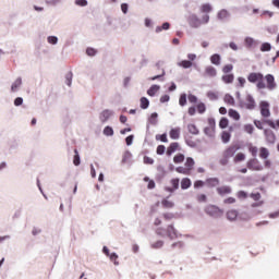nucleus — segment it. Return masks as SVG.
<instances>
[{"label": "nucleus", "instance_id": "72a5a7b5", "mask_svg": "<svg viewBox=\"0 0 279 279\" xmlns=\"http://www.w3.org/2000/svg\"><path fill=\"white\" fill-rule=\"evenodd\" d=\"M259 158L263 160H267V158H269V149H267V147L259 148Z\"/></svg>", "mask_w": 279, "mask_h": 279}, {"label": "nucleus", "instance_id": "f704fd0d", "mask_svg": "<svg viewBox=\"0 0 279 279\" xmlns=\"http://www.w3.org/2000/svg\"><path fill=\"white\" fill-rule=\"evenodd\" d=\"M244 45L247 49H252L256 45V40L253 37H245Z\"/></svg>", "mask_w": 279, "mask_h": 279}, {"label": "nucleus", "instance_id": "7c9ffc66", "mask_svg": "<svg viewBox=\"0 0 279 279\" xmlns=\"http://www.w3.org/2000/svg\"><path fill=\"white\" fill-rule=\"evenodd\" d=\"M169 197H171V195H169L167 198H163L161 201V205L163 208H173V206H175V203L169 201Z\"/></svg>", "mask_w": 279, "mask_h": 279}, {"label": "nucleus", "instance_id": "37998d69", "mask_svg": "<svg viewBox=\"0 0 279 279\" xmlns=\"http://www.w3.org/2000/svg\"><path fill=\"white\" fill-rule=\"evenodd\" d=\"M184 166L191 171V169L195 167V159H193V157H187Z\"/></svg>", "mask_w": 279, "mask_h": 279}, {"label": "nucleus", "instance_id": "2f4dec72", "mask_svg": "<svg viewBox=\"0 0 279 279\" xmlns=\"http://www.w3.org/2000/svg\"><path fill=\"white\" fill-rule=\"evenodd\" d=\"M165 75H167V72L165 69L161 70V74H157L155 76L149 77L150 82H156V80H160V82H165Z\"/></svg>", "mask_w": 279, "mask_h": 279}, {"label": "nucleus", "instance_id": "2eb2a0df", "mask_svg": "<svg viewBox=\"0 0 279 279\" xmlns=\"http://www.w3.org/2000/svg\"><path fill=\"white\" fill-rule=\"evenodd\" d=\"M226 217L228 221H236V219H239V210L230 209L226 213Z\"/></svg>", "mask_w": 279, "mask_h": 279}, {"label": "nucleus", "instance_id": "09e8293b", "mask_svg": "<svg viewBox=\"0 0 279 279\" xmlns=\"http://www.w3.org/2000/svg\"><path fill=\"white\" fill-rule=\"evenodd\" d=\"M108 258H110V260L113 263V265H116V266L119 265V260H118L119 255L116 252L109 253Z\"/></svg>", "mask_w": 279, "mask_h": 279}, {"label": "nucleus", "instance_id": "4be33fe9", "mask_svg": "<svg viewBox=\"0 0 279 279\" xmlns=\"http://www.w3.org/2000/svg\"><path fill=\"white\" fill-rule=\"evenodd\" d=\"M187 104H189V95H186V93L180 94L179 106H181V108H184V106H186Z\"/></svg>", "mask_w": 279, "mask_h": 279}, {"label": "nucleus", "instance_id": "6e6552de", "mask_svg": "<svg viewBox=\"0 0 279 279\" xmlns=\"http://www.w3.org/2000/svg\"><path fill=\"white\" fill-rule=\"evenodd\" d=\"M239 149H241V147L239 145H231L229 146L222 154V156H225L226 158H234V154H236V151H239Z\"/></svg>", "mask_w": 279, "mask_h": 279}, {"label": "nucleus", "instance_id": "ddd939ff", "mask_svg": "<svg viewBox=\"0 0 279 279\" xmlns=\"http://www.w3.org/2000/svg\"><path fill=\"white\" fill-rule=\"evenodd\" d=\"M157 174H156V181L157 182H162L167 175V170L165 169V166L159 165L157 167Z\"/></svg>", "mask_w": 279, "mask_h": 279}, {"label": "nucleus", "instance_id": "c9c22d12", "mask_svg": "<svg viewBox=\"0 0 279 279\" xmlns=\"http://www.w3.org/2000/svg\"><path fill=\"white\" fill-rule=\"evenodd\" d=\"M177 64L181 66V69H191L193 66V63L189 60H181Z\"/></svg>", "mask_w": 279, "mask_h": 279}, {"label": "nucleus", "instance_id": "c03bdc74", "mask_svg": "<svg viewBox=\"0 0 279 279\" xmlns=\"http://www.w3.org/2000/svg\"><path fill=\"white\" fill-rule=\"evenodd\" d=\"M170 184L174 191H178V189H180V178L171 179Z\"/></svg>", "mask_w": 279, "mask_h": 279}, {"label": "nucleus", "instance_id": "864d4df0", "mask_svg": "<svg viewBox=\"0 0 279 279\" xmlns=\"http://www.w3.org/2000/svg\"><path fill=\"white\" fill-rule=\"evenodd\" d=\"M86 56H88L89 58H95V56H97V49H95L93 47H87Z\"/></svg>", "mask_w": 279, "mask_h": 279}, {"label": "nucleus", "instance_id": "423d86ee", "mask_svg": "<svg viewBox=\"0 0 279 279\" xmlns=\"http://www.w3.org/2000/svg\"><path fill=\"white\" fill-rule=\"evenodd\" d=\"M247 169L252 171H263V165L256 158H252L246 162Z\"/></svg>", "mask_w": 279, "mask_h": 279}, {"label": "nucleus", "instance_id": "338daca9", "mask_svg": "<svg viewBox=\"0 0 279 279\" xmlns=\"http://www.w3.org/2000/svg\"><path fill=\"white\" fill-rule=\"evenodd\" d=\"M206 186V181L196 180L194 182V189H204Z\"/></svg>", "mask_w": 279, "mask_h": 279}, {"label": "nucleus", "instance_id": "9d476101", "mask_svg": "<svg viewBox=\"0 0 279 279\" xmlns=\"http://www.w3.org/2000/svg\"><path fill=\"white\" fill-rule=\"evenodd\" d=\"M180 143H178V142H172L169 146H168V148H167V150H166V155L168 156V157H171V156H173V154H175V151H180Z\"/></svg>", "mask_w": 279, "mask_h": 279}, {"label": "nucleus", "instance_id": "0e129e2a", "mask_svg": "<svg viewBox=\"0 0 279 279\" xmlns=\"http://www.w3.org/2000/svg\"><path fill=\"white\" fill-rule=\"evenodd\" d=\"M130 158H132V153L130 150H125L122 157V165H125Z\"/></svg>", "mask_w": 279, "mask_h": 279}, {"label": "nucleus", "instance_id": "4468645a", "mask_svg": "<svg viewBox=\"0 0 279 279\" xmlns=\"http://www.w3.org/2000/svg\"><path fill=\"white\" fill-rule=\"evenodd\" d=\"M148 123L146 125V130L149 131V124L150 125H158V112H153L149 117H148Z\"/></svg>", "mask_w": 279, "mask_h": 279}, {"label": "nucleus", "instance_id": "e2e57ef3", "mask_svg": "<svg viewBox=\"0 0 279 279\" xmlns=\"http://www.w3.org/2000/svg\"><path fill=\"white\" fill-rule=\"evenodd\" d=\"M74 4L78 8H86L88 5V0H74Z\"/></svg>", "mask_w": 279, "mask_h": 279}, {"label": "nucleus", "instance_id": "4d7b16f0", "mask_svg": "<svg viewBox=\"0 0 279 279\" xmlns=\"http://www.w3.org/2000/svg\"><path fill=\"white\" fill-rule=\"evenodd\" d=\"M245 160V154L244 153H238L233 159V161L236 162H243Z\"/></svg>", "mask_w": 279, "mask_h": 279}, {"label": "nucleus", "instance_id": "bb28decb", "mask_svg": "<svg viewBox=\"0 0 279 279\" xmlns=\"http://www.w3.org/2000/svg\"><path fill=\"white\" fill-rule=\"evenodd\" d=\"M230 138H232V134L228 131H222L221 132V142L225 145H228V142L230 141Z\"/></svg>", "mask_w": 279, "mask_h": 279}, {"label": "nucleus", "instance_id": "6ab92c4d", "mask_svg": "<svg viewBox=\"0 0 279 279\" xmlns=\"http://www.w3.org/2000/svg\"><path fill=\"white\" fill-rule=\"evenodd\" d=\"M22 85H23V78L20 76L15 80L14 83H12L11 93H16V90H19V88H21Z\"/></svg>", "mask_w": 279, "mask_h": 279}, {"label": "nucleus", "instance_id": "79ce46f5", "mask_svg": "<svg viewBox=\"0 0 279 279\" xmlns=\"http://www.w3.org/2000/svg\"><path fill=\"white\" fill-rule=\"evenodd\" d=\"M196 112H198V114H204V112H206V104L198 101L196 105Z\"/></svg>", "mask_w": 279, "mask_h": 279}, {"label": "nucleus", "instance_id": "de8ad7c7", "mask_svg": "<svg viewBox=\"0 0 279 279\" xmlns=\"http://www.w3.org/2000/svg\"><path fill=\"white\" fill-rule=\"evenodd\" d=\"M203 132L209 138H213V136H215V130H213L210 126H205Z\"/></svg>", "mask_w": 279, "mask_h": 279}, {"label": "nucleus", "instance_id": "603ef678", "mask_svg": "<svg viewBox=\"0 0 279 279\" xmlns=\"http://www.w3.org/2000/svg\"><path fill=\"white\" fill-rule=\"evenodd\" d=\"M156 141H160L161 143H169V138L167 137V133L157 134Z\"/></svg>", "mask_w": 279, "mask_h": 279}, {"label": "nucleus", "instance_id": "a211bd4d", "mask_svg": "<svg viewBox=\"0 0 279 279\" xmlns=\"http://www.w3.org/2000/svg\"><path fill=\"white\" fill-rule=\"evenodd\" d=\"M158 90H160V85L154 84L147 89L146 93L148 97H156V93H158Z\"/></svg>", "mask_w": 279, "mask_h": 279}, {"label": "nucleus", "instance_id": "9b49d317", "mask_svg": "<svg viewBox=\"0 0 279 279\" xmlns=\"http://www.w3.org/2000/svg\"><path fill=\"white\" fill-rule=\"evenodd\" d=\"M110 117H114V111L110 109H105L100 112L99 119L102 123H107Z\"/></svg>", "mask_w": 279, "mask_h": 279}, {"label": "nucleus", "instance_id": "58836bf2", "mask_svg": "<svg viewBox=\"0 0 279 279\" xmlns=\"http://www.w3.org/2000/svg\"><path fill=\"white\" fill-rule=\"evenodd\" d=\"M228 125H230V120H228V118H226V117H222L219 121L220 130H226L228 128Z\"/></svg>", "mask_w": 279, "mask_h": 279}, {"label": "nucleus", "instance_id": "dca6fc26", "mask_svg": "<svg viewBox=\"0 0 279 279\" xmlns=\"http://www.w3.org/2000/svg\"><path fill=\"white\" fill-rule=\"evenodd\" d=\"M217 193L220 195V197H223L225 195H230L232 193V187L225 185L217 187Z\"/></svg>", "mask_w": 279, "mask_h": 279}, {"label": "nucleus", "instance_id": "bf43d9fd", "mask_svg": "<svg viewBox=\"0 0 279 279\" xmlns=\"http://www.w3.org/2000/svg\"><path fill=\"white\" fill-rule=\"evenodd\" d=\"M167 151V147L165 145H158L156 154L157 156H165V153Z\"/></svg>", "mask_w": 279, "mask_h": 279}, {"label": "nucleus", "instance_id": "aec40b11", "mask_svg": "<svg viewBox=\"0 0 279 279\" xmlns=\"http://www.w3.org/2000/svg\"><path fill=\"white\" fill-rule=\"evenodd\" d=\"M191 186H193V182L189 178H183L181 180L182 191H187V189H191Z\"/></svg>", "mask_w": 279, "mask_h": 279}, {"label": "nucleus", "instance_id": "39448f33", "mask_svg": "<svg viewBox=\"0 0 279 279\" xmlns=\"http://www.w3.org/2000/svg\"><path fill=\"white\" fill-rule=\"evenodd\" d=\"M269 101L262 100L259 102V112L264 119H269L271 117V111L269 110Z\"/></svg>", "mask_w": 279, "mask_h": 279}, {"label": "nucleus", "instance_id": "f03ea898", "mask_svg": "<svg viewBox=\"0 0 279 279\" xmlns=\"http://www.w3.org/2000/svg\"><path fill=\"white\" fill-rule=\"evenodd\" d=\"M162 232H166L170 241H173V239H179V236H182V234L178 232V229H175L173 225H169L167 229L158 228L156 230V234H158V236H165V233Z\"/></svg>", "mask_w": 279, "mask_h": 279}, {"label": "nucleus", "instance_id": "69168bd1", "mask_svg": "<svg viewBox=\"0 0 279 279\" xmlns=\"http://www.w3.org/2000/svg\"><path fill=\"white\" fill-rule=\"evenodd\" d=\"M234 69V65H232V64H226V65H223V68H222V72L225 73V74H230V73H232V70Z\"/></svg>", "mask_w": 279, "mask_h": 279}, {"label": "nucleus", "instance_id": "680f3d73", "mask_svg": "<svg viewBox=\"0 0 279 279\" xmlns=\"http://www.w3.org/2000/svg\"><path fill=\"white\" fill-rule=\"evenodd\" d=\"M47 43L49 45H58V36L50 35L47 37Z\"/></svg>", "mask_w": 279, "mask_h": 279}, {"label": "nucleus", "instance_id": "e433bc0d", "mask_svg": "<svg viewBox=\"0 0 279 279\" xmlns=\"http://www.w3.org/2000/svg\"><path fill=\"white\" fill-rule=\"evenodd\" d=\"M211 11H213V4L210 3L202 4L201 12H203L204 14H210Z\"/></svg>", "mask_w": 279, "mask_h": 279}, {"label": "nucleus", "instance_id": "b1692460", "mask_svg": "<svg viewBox=\"0 0 279 279\" xmlns=\"http://www.w3.org/2000/svg\"><path fill=\"white\" fill-rule=\"evenodd\" d=\"M210 62H211V64H215V66H219V64H221V54L214 53L210 57Z\"/></svg>", "mask_w": 279, "mask_h": 279}, {"label": "nucleus", "instance_id": "a18cd8bd", "mask_svg": "<svg viewBox=\"0 0 279 279\" xmlns=\"http://www.w3.org/2000/svg\"><path fill=\"white\" fill-rule=\"evenodd\" d=\"M225 104H228L229 106H234V97L230 94H226L223 98Z\"/></svg>", "mask_w": 279, "mask_h": 279}, {"label": "nucleus", "instance_id": "f3484780", "mask_svg": "<svg viewBox=\"0 0 279 279\" xmlns=\"http://www.w3.org/2000/svg\"><path fill=\"white\" fill-rule=\"evenodd\" d=\"M205 184H207L208 189H215V186H219V178H207Z\"/></svg>", "mask_w": 279, "mask_h": 279}, {"label": "nucleus", "instance_id": "49530a36", "mask_svg": "<svg viewBox=\"0 0 279 279\" xmlns=\"http://www.w3.org/2000/svg\"><path fill=\"white\" fill-rule=\"evenodd\" d=\"M187 101H189L190 104H196V105H198V104H199V98H197V96H195V94L190 93V94L187 95Z\"/></svg>", "mask_w": 279, "mask_h": 279}, {"label": "nucleus", "instance_id": "c756f323", "mask_svg": "<svg viewBox=\"0 0 279 279\" xmlns=\"http://www.w3.org/2000/svg\"><path fill=\"white\" fill-rule=\"evenodd\" d=\"M228 16H230V12H228V10H226V9H222L218 12L217 20L223 21V19H228Z\"/></svg>", "mask_w": 279, "mask_h": 279}, {"label": "nucleus", "instance_id": "052dcab7", "mask_svg": "<svg viewBox=\"0 0 279 279\" xmlns=\"http://www.w3.org/2000/svg\"><path fill=\"white\" fill-rule=\"evenodd\" d=\"M207 97L211 101H217V99H219V95H217V93H215L213 90L207 92Z\"/></svg>", "mask_w": 279, "mask_h": 279}, {"label": "nucleus", "instance_id": "13d9d810", "mask_svg": "<svg viewBox=\"0 0 279 279\" xmlns=\"http://www.w3.org/2000/svg\"><path fill=\"white\" fill-rule=\"evenodd\" d=\"M259 49H260L262 52L271 51V44L270 43H263L260 45Z\"/></svg>", "mask_w": 279, "mask_h": 279}, {"label": "nucleus", "instance_id": "774afa93", "mask_svg": "<svg viewBox=\"0 0 279 279\" xmlns=\"http://www.w3.org/2000/svg\"><path fill=\"white\" fill-rule=\"evenodd\" d=\"M244 132H246V134H254V125L253 124H245L244 125Z\"/></svg>", "mask_w": 279, "mask_h": 279}, {"label": "nucleus", "instance_id": "473e14b6", "mask_svg": "<svg viewBox=\"0 0 279 279\" xmlns=\"http://www.w3.org/2000/svg\"><path fill=\"white\" fill-rule=\"evenodd\" d=\"M187 131L190 134H193V136L199 135V129H197V125L195 124H187Z\"/></svg>", "mask_w": 279, "mask_h": 279}, {"label": "nucleus", "instance_id": "a878e982", "mask_svg": "<svg viewBox=\"0 0 279 279\" xmlns=\"http://www.w3.org/2000/svg\"><path fill=\"white\" fill-rule=\"evenodd\" d=\"M140 108L142 110H147V108H149V100L147 97L143 96L140 99Z\"/></svg>", "mask_w": 279, "mask_h": 279}, {"label": "nucleus", "instance_id": "6e6d98bb", "mask_svg": "<svg viewBox=\"0 0 279 279\" xmlns=\"http://www.w3.org/2000/svg\"><path fill=\"white\" fill-rule=\"evenodd\" d=\"M247 83V81L245 80V77L243 76H239L238 77V85L236 88H245V84Z\"/></svg>", "mask_w": 279, "mask_h": 279}, {"label": "nucleus", "instance_id": "5fc2aeb1", "mask_svg": "<svg viewBox=\"0 0 279 279\" xmlns=\"http://www.w3.org/2000/svg\"><path fill=\"white\" fill-rule=\"evenodd\" d=\"M65 84H66V86H72V84H73V72H68L65 74Z\"/></svg>", "mask_w": 279, "mask_h": 279}, {"label": "nucleus", "instance_id": "f8f14e48", "mask_svg": "<svg viewBox=\"0 0 279 279\" xmlns=\"http://www.w3.org/2000/svg\"><path fill=\"white\" fill-rule=\"evenodd\" d=\"M245 108L246 110H254L256 108V100L254 99V96H252V94L246 95Z\"/></svg>", "mask_w": 279, "mask_h": 279}, {"label": "nucleus", "instance_id": "7ed1b4c3", "mask_svg": "<svg viewBox=\"0 0 279 279\" xmlns=\"http://www.w3.org/2000/svg\"><path fill=\"white\" fill-rule=\"evenodd\" d=\"M204 213L211 217L213 219H221L223 217V209L217 205L209 204L204 208Z\"/></svg>", "mask_w": 279, "mask_h": 279}, {"label": "nucleus", "instance_id": "ea45409f", "mask_svg": "<svg viewBox=\"0 0 279 279\" xmlns=\"http://www.w3.org/2000/svg\"><path fill=\"white\" fill-rule=\"evenodd\" d=\"M184 154L179 153L173 157V162L174 165H182V162H184Z\"/></svg>", "mask_w": 279, "mask_h": 279}, {"label": "nucleus", "instance_id": "20e7f679", "mask_svg": "<svg viewBox=\"0 0 279 279\" xmlns=\"http://www.w3.org/2000/svg\"><path fill=\"white\" fill-rule=\"evenodd\" d=\"M187 23L192 29H199V27H202V20L195 13H190L187 16Z\"/></svg>", "mask_w": 279, "mask_h": 279}, {"label": "nucleus", "instance_id": "f257e3e1", "mask_svg": "<svg viewBox=\"0 0 279 279\" xmlns=\"http://www.w3.org/2000/svg\"><path fill=\"white\" fill-rule=\"evenodd\" d=\"M250 84H256L257 90H263L267 88V84H265V75L260 72H251L246 77Z\"/></svg>", "mask_w": 279, "mask_h": 279}, {"label": "nucleus", "instance_id": "a19ab883", "mask_svg": "<svg viewBox=\"0 0 279 279\" xmlns=\"http://www.w3.org/2000/svg\"><path fill=\"white\" fill-rule=\"evenodd\" d=\"M102 134H104V136H114V129H112V126H110V125H107L102 130Z\"/></svg>", "mask_w": 279, "mask_h": 279}, {"label": "nucleus", "instance_id": "3c124183", "mask_svg": "<svg viewBox=\"0 0 279 279\" xmlns=\"http://www.w3.org/2000/svg\"><path fill=\"white\" fill-rule=\"evenodd\" d=\"M248 151L251 154V156H253V158H256V156H258V147L250 144L248 146Z\"/></svg>", "mask_w": 279, "mask_h": 279}, {"label": "nucleus", "instance_id": "412c9836", "mask_svg": "<svg viewBox=\"0 0 279 279\" xmlns=\"http://www.w3.org/2000/svg\"><path fill=\"white\" fill-rule=\"evenodd\" d=\"M228 116L230 119H233V121H241V113H239L236 109H229Z\"/></svg>", "mask_w": 279, "mask_h": 279}, {"label": "nucleus", "instance_id": "4c0bfd02", "mask_svg": "<svg viewBox=\"0 0 279 279\" xmlns=\"http://www.w3.org/2000/svg\"><path fill=\"white\" fill-rule=\"evenodd\" d=\"M73 165L75 167H80V165H82V159L80 157V151H77V149H74V159H73Z\"/></svg>", "mask_w": 279, "mask_h": 279}, {"label": "nucleus", "instance_id": "5701e85b", "mask_svg": "<svg viewBox=\"0 0 279 279\" xmlns=\"http://www.w3.org/2000/svg\"><path fill=\"white\" fill-rule=\"evenodd\" d=\"M169 136L172 141H178V138H180V128L171 129Z\"/></svg>", "mask_w": 279, "mask_h": 279}, {"label": "nucleus", "instance_id": "c85d7f7f", "mask_svg": "<svg viewBox=\"0 0 279 279\" xmlns=\"http://www.w3.org/2000/svg\"><path fill=\"white\" fill-rule=\"evenodd\" d=\"M221 80L225 84H232L234 82V75L232 73L225 74L221 76Z\"/></svg>", "mask_w": 279, "mask_h": 279}, {"label": "nucleus", "instance_id": "393cba45", "mask_svg": "<svg viewBox=\"0 0 279 279\" xmlns=\"http://www.w3.org/2000/svg\"><path fill=\"white\" fill-rule=\"evenodd\" d=\"M205 73L206 75H208L209 77H217V69H215V66L213 65H208L205 69Z\"/></svg>", "mask_w": 279, "mask_h": 279}, {"label": "nucleus", "instance_id": "0eeeda50", "mask_svg": "<svg viewBox=\"0 0 279 279\" xmlns=\"http://www.w3.org/2000/svg\"><path fill=\"white\" fill-rule=\"evenodd\" d=\"M264 80H266V88H268V90H275V88L278 87V84H276V77L274 76V74H267L266 76H264Z\"/></svg>", "mask_w": 279, "mask_h": 279}, {"label": "nucleus", "instance_id": "cd10ccee", "mask_svg": "<svg viewBox=\"0 0 279 279\" xmlns=\"http://www.w3.org/2000/svg\"><path fill=\"white\" fill-rule=\"evenodd\" d=\"M170 28H171V23L163 22L161 26L156 27L155 32H156V34H160V32H162V29L167 32Z\"/></svg>", "mask_w": 279, "mask_h": 279}, {"label": "nucleus", "instance_id": "1a4fd4ad", "mask_svg": "<svg viewBox=\"0 0 279 279\" xmlns=\"http://www.w3.org/2000/svg\"><path fill=\"white\" fill-rule=\"evenodd\" d=\"M264 136L269 145H274L276 143V133L270 129H264Z\"/></svg>", "mask_w": 279, "mask_h": 279}, {"label": "nucleus", "instance_id": "8fccbe9b", "mask_svg": "<svg viewBox=\"0 0 279 279\" xmlns=\"http://www.w3.org/2000/svg\"><path fill=\"white\" fill-rule=\"evenodd\" d=\"M46 5H50L51 8H56L62 3V0H45Z\"/></svg>", "mask_w": 279, "mask_h": 279}]
</instances>
